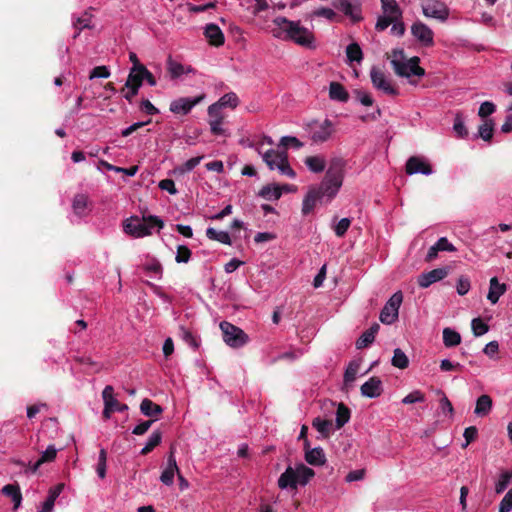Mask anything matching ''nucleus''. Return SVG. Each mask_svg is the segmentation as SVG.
<instances>
[{"label": "nucleus", "instance_id": "1", "mask_svg": "<svg viewBox=\"0 0 512 512\" xmlns=\"http://www.w3.org/2000/svg\"><path fill=\"white\" fill-rule=\"evenodd\" d=\"M273 24L275 28H273L272 34L275 38L292 41L307 48L315 47L313 33L308 28L302 26L300 21H292L286 17L279 16L273 20Z\"/></svg>", "mask_w": 512, "mask_h": 512}, {"label": "nucleus", "instance_id": "2", "mask_svg": "<svg viewBox=\"0 0 512 512\" xmlns=\"http://www.w3.org/2000/svg\"><path fill=\"white\" fill-rule=\"evenodd\" d=\"M345 161L332 158L326 174L319 185L312 186L325 203L330 202L339 192L344 178Z\"/></svg>", "mask_w": 512, "mask_h": 512}, {"label": "nucleus", "instance_id": "3", "mask_svg": "<svg viewBox=\"0 0 512 512\" xmlns=\"http://www.w3.org/2000/svg\"><path fill=\"white\" fill-rule=\"evenodd\" d=\"M420 59L417 56L406 58L403 49H394L391 55V65L395 74L399 77L410 79L412 76L422 77L425 70L419 66Z\"/></svg>", "mask_w": 512, "mask_h": 512}, {"label": "nucleus", "instance_id": "4", "mask_svg": "<svg viewBox=\"0 0 512 512\" xmlns=\"http://www.w3.org/2000/svg\"><path fill=\"white\" fill-rule=\"evenodd\" d=\"M154 227H164L163 220L154 215L143 216L142 219L134 216L124 222V231L135 238L151 235V229Z\"/></svg>", "mask_w": 512, "mask_h": 512}, {"label": "nucleus", "instance_id": "5", "mask_svg": "<svg viewBox=\"0 0 512 512\" xmlns=\"http://www.w3.org/2000/svg\"><path fill=\"white\" fill-rule=\"evenodd\" d=\"M256 150L270 170H278L281 175L295 178L296 173L288 162V155L285 150L269 149L262 152L260 145L256 147Z\"/></svg>", "mask_w": 512, "mask_h": 512}, {"label": "nucleus", "instance_id": "6", "mask_svg": "<svg viewBox=\"0 0 512 512\" xmlns=\"http://www.w3.org/2000/svg\"><path fill=\"white\" fill-rule=\"evenodd\" d=\"M310 139L314 143H324L328 141L335 132V126L329 119L323 121H312L307 126Z\"/></svg>", "mask_w": 512, "mask_h": 512}, {"label": "nucleus", "instance_id": "7", "mask_svg": "<svg viewBox=\"0 0 512 512\" xmlns=\"http://www.w3.org/2000/svg\"><path fill=\"white\" fill-rule=\"evenodd\" d=\"M403 301V295L401 291L395 292L390 299L385 303L384 307L380 312V321L383 324L390 325L398 319L399 308Z\"/></svg>", "mask_w": 512, "mask_h": 512}, {"label": "nucleus", "instance_id": "8", "mask_svg": "<svg viewBox=\"0 0 512 512\" xmlns=\"http://www.w3.org/2000/svg\"><path fill=\"white\" fill-rule=\"evenodd\" d=\"M424 16L445 22L449 17V8L439 0H429L422 6Z\"/></svg>", "mask_w": 512, "mask_h": 512}, {"label": "nucleus", "instance_id": "9", "mask_svg": "<svg viewBox=\"0 0 512 512\" xmlns=\"http://www.w3.org/2000/svg\"><path fill=\"white\" fill-rule=\"evenodd\" d=\"M370 78L374 88L383 91L388 95H397L398 91L393 87L391 81L386 77L385 73L376 66L370 70Z\"/></svg>", "mask_w": 512, "mask_h": 512}, {"label": "nucleus", "instance_id": "10", "mask_svg": "<svg viewBox=\"0 0 512 512\" xmlns=\"http://www.w3.org/2000/svg\"><path fill=\"white\" fill-rule=\"evenodd\" d=\"M249 341L248 335L240 328L226 322V345L240 348Z\"/></svg>", "mask_w": 512, "mask_h": 512}, {"label": "nucleus", "instance_id": "11", "mask_svg": "<svg viewBox=\"0 0 512 512\" xmlns=\"http://www.w3.org/2000/svg\"><path fill=\"white\" fill-rule=\"evenodd\" d=\"M224 109V96L220 97L218 101L208 108V114L211 118L210 126L211 131L214 134H221L223 132L222 128V110Z\"/></svg>", "mask_w": 512, "mask_h": 512}, {"label": "nucleus", "instance_id": "12", "mask_svg": "<svg viewBox=\"0 0 512 512\" xmlns=\"http://www.w3.org/2000/svg\"><path fill=\"white\" fill-rule=\"evenodd\" d=\"M180 470L176 462L175 458V447L174 445H171L170 451L167 457V466L163 470L160 480L163 484L170 486L174 482V476L175 474H179Z\"/></svg>", "mask_w": 512, "mask_h": 512}, {"label": "nucleus", "instance_id": "13", "mask_svg": "<svg viewBox=\"0 0 512 512\" xmlns=\"http://www.w3.org/2000/svg\"><path fill=\"white\" fill-rule=\"evenodd\" d=\"M411 33L424 46H432L434 44V33L423 22H415L411 26Z\"/></svg>", "mask_w": 512, "mask_h": 512}, {"label": "nucleus", "instance_id": "14", "mask_svg": "<svg viewBox=\"0 0 512 512\" xmlns=\"http://www.w3.org/2000/svg\"><path fill=\"white\" fill-rule=\"evenodd\" d=\"M447 275V268H436L429 272L421 273L418 276L417 283L421 288H428L433 283L444 279Z\"/></svg>", "mask_w": 512, "mask_h": 512}, {"label": "nucleus", "instance_id": "15", "mask_svg": "<svg viewBox=\"0 0 512 512\" xmlns=\"http://www.w3.org/2000/svg\"><path fill=\"white\" fill-rule=\"evenodd\" d=\"M202 98L203 96H198L193 99L187 97L176 99L171 102L170 111L175 114L186 115L202 100Z\"/></svg>", "mask_w": 512, "mask_h": 512}, {"label": "nucleus", "instance_id": "16", "mask_svg": "<svg viewBox=\"0 0 512 512\" xmlns=\"http://www.w3.org/2000/svg\"><path fill=\"white\" fill-rule=\"evenodd\" d=\"M432 172L433 170L430 164L419 157L413 156L407 160L406 173L409 175L417 173H421L423 175H430L432 174Z\"/></svg>", "mask_w": 512, "mask_h": 512}, {"label": "nucleus", "instance_id": "17", "mask_svg": "<svg viewBox=\"0 0 512 512\" xmlns=\"http://www.w3.org/2000/svg\"><path fill=\"white\" fill-rule=\"evenodd\" d=\"M166 72L171 80H176L184 74L194 72V69L191 66H184L177 62L172 56H168L166 60Z\"/></svg>", "mask_w": 512, "mask_h": 512}, {"label": "nucleus", "instance_id": "18", "mask_svg": "<svg viewBox=\"0 0 512 512\" xmlns=\"http://www.w3.org/2000/svg\"><path fill=\"white\" fill-rule=\"evenodd\" d=\"M305 448V460L314 466L324 465L326 462V457L323 449L321 447L310 448L309 441H304Z\"/></svg>", "mask_w": 512, "mask_h": 512}, {"label": "nucleus", "instance_id": "19", "mask_svg": "<svg viewBox=\"0 0 512 512\" xmlns=\"http://www.w3.org/2000/svg\"><path fill=\"white\" fill-rule=\"evenodd\" d=\"M456 250V247L446 237H441L429 248L426 261L430 262L436 259L439 252H455Z\"/></svg>", "mask_w": 512, "mask_h": 512}, {"label": "nucleus", "instance_id": "20", "mask_svg": "<svg viewBox=\"0 0 512 512\" xmlns=\"http://www.w3.org/2000/svg\"><path fill=\"white\" fill-rule=\"evenodd\" d=\"M382 391V381L378 377H371L361 386V394L368 398H376Z\"/></svg>", "mask_w": 512, "mask_h": 512}, {"label": "nucleus", "instance_id": "21", "mask_svg": "<svg viewBox=\"0 0 512 512\" xmlns=\"http://www.w3.org/2000/svg\"><path fill=\"white\" fill-rule=\"evenodd\" d=\"M333 6L350 17L353 21H359L361 19L359 8L353 5L349 0H334Z\"/></svg>", "mask_w": 512, "mask_h": 512}, {"label": "nucleus", "instance_id": "22", "mask_svg": "<svg viewBox=\"0 0 512 512\" xmlns=\"http://www.w3.org/2000/svg\"><path fill=\"white\" fill-rule=\"evenodd\" d=\"M89 197L86 194H76L72 201V208L74 213L79 216L83 217L86 216L89 211L91 210L89 208L90 205Z\"/></svg>", "mask_w": 512, "mask_h": 512}, {"label": "nucleus", "instance_id": "23", "mask_svg": "<svg viewBox=\"0 0 512 512\" xmlns=\"http://www.w3.org/2000/svg\"><path fill=\"white\" fill-rule=\"evenodd\" d=\"M507 286L504 283H499L497 277H492L489 283V291L487 299L492 303L496 304L499 298L506 292Z\"/></svg>", "mask_w": 512, "mask_h": 512}, {"label": "nucleus", "instance_id": "24", "mask_svg": "<svg viewBox=\"0 0 512 512\" xmlns=\"http://www.w3.org/2000/svg\"><path fill=\"white\" fill-rule=\"evenodd\" d=\"M316 191L311 186L305 195L302 203V213L304 215L311 213L318 202H324Z\"/></svg>", "mask_w": 512, "mask_h": 512}, {"label": "nucleus", "instance_id": "25", "mask_svg": "<svg viewBox=\"0 0 512 512\" xmlns=\"http://www.w3.org/2000/svg\"><path fill=\"white\" fill-rule=\"evenodd\" d=\"M492 407H493L492 398L487 394H483L480 397H478L476 400L474 414L477 417H485L491 412Z\"/></svg>", "mask_w": 512, "mask_h": 512}, {"label": "nucleus", "instance_id": "26", "mask_svg": "<svg viewBox=\"0 0 512 512\" xmlns=\"http://www.w3.org/2000/svg\"><path fill=\"white\" fill-rule=\"evenodd\" d=\"M383 15L388 16L392 20L402 19V10L395 0H380Z\"/></svg>", "mask_w": 512, "mask_h": 512}, {"label": "nucleus", "instance_id": "27", "mask_svg": "<svg viewBox=\"0 0 512 512\" xmlns=\"http://www.w3.org/2000/svg\"><path fill=\"white\" fill-rule=\"evenodd\" d=\"M204 34L211 45L219 46L224 43L223 33L215 24H208L205 28Z\"/></svg>", "mask_w": 512, "mask_h": 512}, {"label": "nucleus", "instance_id": "28", "mask_svg": "<svg viewBox=\"0 0 512 512\" xmlns=\"http://www.w3.org/2000/svg\"><path fill=\"white\" fill-rule=\"evenodd\" d=\"M140 411L147 417H155L157 419L163 413V408L152 400L145 398L140 404Z\"/></svg>", "mask_w": 512, "mask_h": 512}, {"label": "nucleus", "instance_id": "29", "mask_svg": "<svg viewBox=\"0 0 512 512\" xmlns=\"http://www.w3.org/2000/svg\"><path fill=\"white\" fill-rule=\"evenodd\" d=\"M329 97L331 100L339 102H347L349 100V94L345 87L339 82H331L329 85Z\"/></svg>", "mask_w": 512, "mask_h": 512}, {"label": "nucleus", "instance_id": "30", "mask_svg": "<svg viewBox=\"0 0 512 512\" xmlns=\"http://www.w3.org/2000/svg\"><path fill=\"white\" fill-rule=\"evenodd\" d=\"M64 486H65L64 483H59V484L55 485L54 487L50 488L49 495H48L47 499L45 500V502L43 503L42 509L40 512H52L53 511L54 503H55L56 499L58 498V496L63 491Z\"/></svg>", "mask_w": 512, "mask_h": 512}, {"label": "nucleus", "instance_id": "31", "mask_svg": "<svg viewBox=\"0 0 512 512\" xmlns=\"http://www.w3.org/2000/svg\"><path fill=\"white\" fill-rule=\"evenodd\" d=\"M1 492L6 497L11 498L14 503V510L19 508L22 501V494L18 484H7L2 488Z\"/></svg>", "mask_w": 512, "mask_h": 512}, {"label": "nucleus", "instance_id": "32", "mask_svg": "<svg viewBox=\"0 0 512 512\" xmlns=\"http://www.w3.org/2000/svg\"><path fill=\"white\" fill-rule=\"evenodd\" d=\"M102 398L104 402L112 403V408L118 412H124L128 410L127 404L120 403L117 399L114 398V389L111 385H107L102 391Z\"/></svg>", "mask_w": 512, "mask_h": 512}, {"label": "nucleus", "instance_id": "33", "mask_svg": "<svg viewBox=\"0 0 512 512\" xmlns=\"http://www.w3.org/2000/svg\"><path fill=\"white\" fill-rule=\"evenodd\" d=\"M259 196L268 201L278 200L282 196V187L276 184H268L261 188Z\"/></svg>", "mask_w": 512, "mask_h": 512}, {"label": "nucleus", "instance_id": "34", "mask_svg": "<svg viewBox=\"0 0 512 512\" xmlns=\"http://www.w3.org/2000/svg\"><path fill=\"white\" fill-rule=\"evenodd\" d=\"M294 473L297 485H306L309 482V480L314 476V471L311 468L305 466L304 464L297 465L294 468Z\"/></svg>", "mask_w": 512, "mask_h": 512}, {"label": "nucleus", "instance_id": "35", "mask_svg": "<svg viewBox=\"0 0 512 512\" xmlns=\"http://www.w3.org/2000/svg\"><path fill=\"white\" fill-rule=\"evenodd\" d=\"M295 473L294 468L291 466L287 467V469L281 474V476L278 479V486L281 489L286 488H296V480H295Z\"/></svg>", "mask_w": 512, "mask_h": 512}, {"label": "nucleus", "instance_id": "36", "mask_svg": "<svg viewBox=\"0 0 512 512\" xmlns=\"http://www.w3.org/2000/svg\"><path fill=\"white\" fill-rule=\"evenodd\" d=\"M307 168L313 173H321L326 166V160L323 156H309L304 160Z\"/></svg>", "mask_w": 512, "mask_h": 512}, {"label": "nucleus", "instance_id": "37", "mask_svg": "<svg viewBox=\"0 0 512 512\" xmlns=\"http://www.w3.org/2000/svg\"><path fill=\"white\" fill-rule=\"evenodd\" d=\"M312 426L320 433L323 438H328L332 432L333 424L330 420L317 417L312 421Z\"/></svg>", "mask_w": 512, "mask_h": 512}, {"label": "nucleus", "instance_id": "38", "mask_svg": "<svg viewBox=\"0 0 512 512\" xmlns=\"http://www.w3.org/2000/svg\"><path fill=\"white\" fill-rule=\"evenodd\" d=\"M346 57L348 63H360L362 61L363 53L358 43L353 42L346 47Z\"/></svg>", "mask_w": 512, "mask_h": 512}, {"label": "nucleus", "instance_id": "39", "mask_svg": "<svg viewBox=\"0 0 512 512\" xmlns=\"http://www.w3.org/2000/svg\"><path fill=\"white\" fill-rule=\"evenodd\" d=\"M350 420V410L343 403L337 405L336 411V428H342Z\"/></svg>", "mask_w": 512, "mask_h": 512}, {"label": "nucleus", "instance_id": "40", "mask_svg": "<svg viewBox=\"0 0 512 512\" xmlns=\"http://www.w3.org/2000/svg\"><path fill=\"white\" fill-rule=\"evenodd\" d=\"M161 441H162V432L159 430L154 431L150 435L146 445L140 451V454L141 455L149 454L151 451H153L154 448H156L161 443Z\"/></svg>", "mask_w": 512, "mask_h": 512}, {"label": "nucleus", "instance_id": "41", "mask_svg": "<svg viewBox=\"0 0 512 512\" xmlns=\"http://www.w3.org/2000/svg\"><path fill=\"white\" fill-rule=\"evenodd\" d=\"M461 336L458 332L451 328H444L443 343L446 347H454L460 344Z\"/></svg>", "mask_w": 512, "mask_h": 512}, {"label": "nucleus", "instance_id": "42", "mask_svg": "<svg viewBox=\"0 0 512 512\" xmlns=\"http://www.w3.org/2000/svg\"><path fill=\"white\" fill-rule=\"evenodd\" d=\"M91 19V14L88 12H84L80 17H78L73 22V26L77 30L76 34L74 35V38H76L83 29L92 28Z\"/></svg>", "mask_w": 512, "mask_h": 512}, {"label": "nucleus", "instance_id": "43", "mask_svg": "<svg viewBox=\"0 0 512 512\" xmlns=\"http://www.w3.org/2000/svg\"><path fill=\"white\" fill-rule=\"evenodd\" d=\"M512 482V469L504 471L499 475L498 481L495 484V492L497 494L503 493L508 485Z\"/></svg>", "mask_w": 512, "mask_h": 512}, {"label": "nucleus", "instance_id": "44", "mask_svg": "<svg viewBox=\"0 0 512 512\" xmlns=\"http://www.w3.org/2000/svg\"><path fill=\"white\" fill-rule=\"evenodd\" d=\"M391 363L396 368L405 369L409 365V359L400 348H396Z\"/></svg>", "mask_w": 512, "mask_h": 512}, {"label": "nucleus", "instance_id": "45", "mask_svg": "<svg viewBox=\"0 0 512 512\" xmlns=\"http://www.w3.org/2000/svg\"><path fill=\"white\" fill-rule=\"evenodd\" d=\"M453 131L459 138H465L468 135L467 128L465 126L464 118L460 113H457L454 118Z\"/></svg>", "mask_w": 512, "mask_h": 512}, {"label": "nucleus", "instance_id": "46", "mask_svg": "<svg viewBox=\"0 0 512 512\" xmlns=\"http://www.w3.org/2000/svg\"><path fill=\"white\" fill-rule=\"evenodd\" d=\"M360 369V362L359 361H351L344 373V382L345 384L353 383L356 379V376L358 374V371Z\"/></svg>", "mask_w": 512, "mask_h": 512}, {"label": "nucleus", "instance_id": "47", "mask_svg": "<svg viewBox=\"0 0 512 512\" xmlns=\"http://www.w3.org/2000/svg\"><path fill=\"white\" fill-rule=\"evenodd\" d=\"M494 123L491 119H486L482 125L479 126L478 134L484 141H490L493 136Z\"/></svg>", "mask_w": 512, "mask_h": 512}, {"label": "nucleus", "instance_id": "48", "mask_svg": "<svg viewBox=\"0 0 512 512\" xmlns=\"http://www.w3.org/2000/svg\"><path fill=\"white\" fill-rule=\"evenodd\" d=\"M143 84L142 74L138 72L136 69H130L129 74L127 76L125 86H131L136 88H141Z\"/></svg>", "mask_w": 512, "mask_h": 512}, {"label": "nucleus", "instance_id": "49", "mask_svg": "<svg viewBox=\"0 0 512 512\" xmlns=\"http://www.w3.org/2000/svg\"><path fill=\"white\" fill-rule=\"evenodd\" d=\"M471 327L475 336L479 337L488 332L489 327L480 318L472 320Z\"/></svg>", "mask_w": 512, "mask_h": 512}, {"label": "nucleus", "instance_id": "50", "mask_svg": "<svg viewBox=\"0 0 512 512\" xmlns=\"http://www.w3.org/2000/svg\"><path fill=\"white\" fill-rule=\"evenodd\" d=\"M191 250L185 245H179L177 248L176 262L187 263L191 258Z\"/></svg>", "mask_w": 512, "mask_h": 512}, {"label": "nucleus", "instance_id": "51", "mask_svg": "<svg viewBox=\"0 0 512 512\" xmlns=\"http://www.w3.org/2000/svg\"><path fill=\"white\" fill-rule=\"evenodd\" d=\"M425 400L424 394L420 390H414L402 399L403 404H413L423 402Z\"/></svg>", "mask_w": 512, "mask_h": 512}, {"label": "nucleus", "instance_id": "52", "mask_svg": "<svg viewBox=\"0 0 512 512\" xmlns=\"http://www.w3.org/2000/svg\"><path fill=\"white\" fill-rule=\"evenodd\" d=\"M351 225L349 218H342L334 227V232L338 237H343Z\"/></svg>", "mask_w": 512, "mask_h": 512}, {"label": "nucleus", "instance_id": "53", "mask_svg": "<svg viewBox=\"0 0 512 512\" xmlns=\"http://www.w3.org/2000/svg\"><path fill=\"white\" fill-rule=\"evenodd\" d=\"M470 287L471 284L469 278L466 276H460L456 285L457 293L461 296L466 295L469 292Z\"/></svg>", "mask_w": 512, "mask_h": 512}, {"label": "nucleus", "instance_id": "54", "mask_svg": "<svg viewBox=\"0 0 512 512\" xmlns=\"http://www.w3.org/2000/svg\"><path fill=\"white\" fill-rule=\"evenodd\" d=\"M182 339L188 343L191 347L194 349H197L199 347V342L197 338L193 335V333L184 327L180 328Z\"/></svg>", "mask_w": 512, "mask_h": 512}, {"label": "nucleus", "instance_id": "55", "mask_svg": "<svg viewBox=\"0 0 512 512\" xmlns=\"http://www.w3.org/2000/svg\"><path fill=\"white\" fill-rule=\"evenodd\" d=\"M495 110H496V106L494 103H492L490 101H485L480 105L479 110H478V115L481 118H486L489 115L493 114L495 112Z\"/></svg>", "mask_w": 512, "mask_h": 512}, {"label": "nucleus", "instance_id": "56", "mask_svg": "<svg viewBox=\"0 0 512 512\" xmlns=\"http://www.w3.org/2000/svg\"><path fill=\"white\" fill-rule=\"evenodd\" d=\"M110 76V70L107 66H96L94 67L89 75V79L94 78H108Z\"/></svg>", "mask_w": 512, "mask_h": 512}, {"label": "nucleus", "instance_id": "57", "mask_svg": "<svg viewBox=\"0 0 512 512\" xmlns=\"http://www.w3.org/2000/svg\"><path fill=\"white\" fill-rule=\"evenodd\" d=\"M512 510V488L505 494L499 504V512H510Z\"/></svg>", "mask_w": 512, "mask_h": 512}, {"label": "nucleus", "instance_id": "58", "mask_svg": "<svg viewBox=\"0 0 512 512\" xmlns=\"http://www.w3.org/2000/svg\"><path fill=\"white\" fill-rule=\"evenodd\" d=\"M477 434L478 430L475 426L467 427L464 430L463 436L465 438V443L462 444V447L466 448L471 442H473L476 439Z\"/></svg>", "mask_w": 512, "mask_h": 512}, {"label": "nucleus", "instance_id": "59", "mask_svg": "<svg viewBox=\"0 0 512 512\" xmlns=\"http://www.w3.org/2000/svg\"><path fill=\"white\" fill-rule=\"evenodd\" d=\"M57 450L53 445L47 447V449L42 453L41 457L38 459L40 463L51 462L56 458Z\"/></svg>", "mask_w": 512, "mask_h": 512}, {"label": "nucleus", "instance_id": "60", "mask_svg": "<svg viewBox=\"0 0 512 512\" xmlns=\"http://www.w3.org/2000/svg\"><path fill=\"white\" fill-rule=\"evenodd\" d=\"M280 144L284 147L293 146L296 149L303 147V143L294 136H283L280 140Z\"/></svg>", "mask_w": 512, "mask_h": 512}, {"label": "nucleus", "instance_id": "61", "mask_svg": "<svg viewBox=\"0 0 512 512\" xmlns=\"http://www.w3.org/2000/svg\"><path fill=\"white\" fill-rule=\"evenodd\" d=\"M140 110L148 115H156L159 113V109L156 108L148 99H143L140 102Z\"/></svg>", "mask_w": 512, "mask_h": 512}, {"label": "nucleus", "instance_id": "62", "mask_svg": "<svg viewBox=\"0 0 512 512\" xmlns=\"http://www.w3.org/2000/svg\"><path fill=\"white\" fill-rule=\"evenodd\" d=\"M206 236L210 240L218 241L220 243H224V231L217 230L213 227H208L206 230Z\"/></svg>", "mask_w": 512, "mask_h": 512}, {"label": "nucleus", "instance_id": "63", "mask_svg": "<svg viewBox=\"0 0 512 512\" xmlns=\"http://www.w3.org/2000/svg\"><path fill=\"white\" fill-rule=\"evenodd\" d=\"M374 339H375V337H373V335H371V333H368L367 331H365L360 336V338L356 341V347L358 349L365 348L368 345H370L371 343H373Z\"/></svg>", "mask_w": 512, "mask_h": 512}, {"label": "nucleus", "instance_id": "64", "mask_svg": "<svg viewBox=\"0 0 512 512\" xmlns=\"http://www.w3.org/2000/svg\"><path fill=\"white\" fill-rule=\"evenodd\" d=\"M357 100L364 106H372L374 103L373 98L367 92L357 90L355 91Z\"/></svg>", "mask_w": 512, "mask_h": 512}]
</instances>
